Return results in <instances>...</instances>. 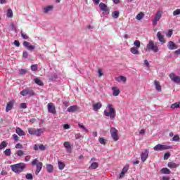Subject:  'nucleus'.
Here are the masks:
<instances>
[{"mask_svg": "<svg viewBox=\"0 0 180 180\" xmlns=\"http://www.w3.org/2000/svg\"><path fill=\"white\" fill-rule=\"evenodd\" d=\"M11 168L13 172H15V174H20V172H23V170L26 168V164L18 163L12 165H11Z\"/></svg>", "mask_w": 180, "mask_h": 180, "instance_id": "obj_1", "label": "nucleus"}, {"mask_svg": "<svg viewBox=\"0 0 180 180\" xmlns=\"http://www.w3.org/2000/svg\"><path fill=\"white\" fill-rule=\"evenodd\" d=\"M108 111L105 110L104 115L107 117H110L111 120L115 119L116 117V110L113 108V105L112 104L108 105Z\"/></svg>", "mask_w": 180, "mask_h": 180, "instance_id": "obj_2", "label": "nucleus"}, {"mask_svg": "<svg viewBox=\"0 0 180 180\" xmlns=\"http://www.w3.org/2000/svg\"><path fill=\"white\" fill-rule=\"evenodd\" d=\"M146 51H153V53H158L160 49L158 48V44L154 43L153 41L150 40L149 43L146 45Z\"/></svg>", "mask_w": 180, "mask_h": 180, "instance_id": "obj_3", "label": "nucleus"}, {"mask_svg": "<svg viewBox=\"0 0 180 180\" xmlns=\"http://www.w3.org/2000/svg\"><path fill=\"white\" fill-rule=\"evenodd\" d=\"M32 165H37V169L35 171L36 175H39L40 174V171L43 168V163L41 162H39L37 159H34L32 161Z\"/></svg>", "mask_w": 180, "mask_h": 180, "instance_id": "obj_4", "label": "nucleus"}, {"mask_svg": "<svg viewBox=\"0 0 180 180\" xmlns=\"http://www.w3.org/2000/svg\"><path fill=\"white\" fill-rule=\"evenodd\" d=\"M172 148V146H168V145H162V144H158L154 148V151H164L165 150H171Z\"/></svg>", "mask_w": 180, "mask_h": 180, "instance_id": "obj_5", "label": "nucleus"}, {"mask_svg": "<svg viewBox=\"0 0 180 180\" xmlns=\"http://www.w3.org/2000/svg\"><path fill=\"white\" fill-rule=\"evenodd\" d=\"M98 6L101 11H103V15H109L110 12V8L108 7V5H106L105 3L101 2L99 4Z\"/></svg>", "mask_w": 180, "mask_h": 180, "instance_id": "obj_6", "label": "nucleus"}, {"mask_svg": "<svg viewBox=\"0 0 180 180\" xmlns=\"http://www.w3.org/2000/svg\"><path fill=\"white\" fill-rule=\"evenodd\" d=\"M20 95H22V96H27V95L30 96H34L36 93H34V91L31 89L27 88L20 91Z\"/></svg>", "mask_w": 180, "mask_h": 180, "instance_id": "obj_7", "label": "nucleus"}, {"mask_svg": "<svg viewBox=\"0 0 180 180\" xmlns=\"http://www.w3.org/2000/svg\"><path fill=\"white\" fill-rule=\"evenodd\" d=\"M110 131L112 140H114V141H117V140H119V136L117 135V129H116V128L115 127H111Z\"/></svg>", "mask_w": 180, "mask_h": 180, "instance_id": "obj_8", "label": "nucleus"}, {"mask_svg": "<svg viewBox=\"0 0 180 180\" xmlns=\"http://www.w3.org/2000/svg\"><path fill=\"white\" fill-rule=\"evenodd\" d=\"M149 153L150 151L148 149H145L141 153V160L142 162H146V161H147Z\"/></svg>", "mask_w": 180, "mask_h": 180, "instance_id": "obj_9", "label": "nucleus"}, {"mask_svg": "<svg viewBox=\"0 0 180 180\" xmlns=\"http://www.w3.org/2000/svg\"><path fill=\"white\" fill-rule=\"evenodd\" d=\"M48 111L52 115H56L57 111L56 110V105L53 103H48Z\"/></svg>", "mask_w": 180, "mask_h": 180, "instance_id": "obj_10", "label": "nucleus"}, {"mask_svg": "<svg viewBox=\"0 0 180 180\" xmlns=\"http://www.w3.org/2000/svg\"><path fill=\"white\" fill-rule=\"evenodd\" d=\"M169 78L173 82H175L176 84H180V77L177 76L174 73H171L169 75Z\"/></svg>", "mask_w": 180, "mask_h": 180, "instance_id": "obj_11", "label": "nucleus"}, {"mask_svg": "<svg viewBox=\"0 0 180 180\" xmlns=\"http://www.w3.org/2000/svg\"><path fill=\"white\" fill-rule=\"evenodd\" d=\"M23 46L24 47H25V49H27V50H29L30 51H32V50H34V49H36V46L30 44V42H28L26 41L23 42Z\"/></svg>", "mask_w": 180, "mask_h": 180, "instance_id": "obj_12", "label": "nucleus"}, {"mask_svg": "<svg viewBox=\"0 0 180 180\" xmlns=\"http://www.w3.org/2000/svg\"><path fill=\"white\" fill-rule=\"evenodd\" d=\"M78 110H79V107H78V105H72L68 108V112H70V113L78 112Z\"/></svg>", "mask_w": 180, "mask_h": 180, "instance_id": "obj_13", "label": "nucleus"}, {"mask_svg": "<svg viewBox=\"0 0 180 180\" xmlns=\"http://www.w3.org/2000/svg\"><path fill=\"white\" fill-rule=\"evenodd\" d=\"M160 19H161V12L158 11L155 16L154 20H153V25H157V22H158Z\"/></svg>", "mask_w": 180, "mask_h": 180, "instance_id": "obj_14", "label": "nucleus"}, {"mask_svg": "<svg viewBox=\"0 0 180 180\" xmlns=\"http://www.w3.org/2000/svg\"><path fill=\"white\" fill-rule=\"evenodd\" d=\"M169 50H176L177 46L172 41H169L167 44Z\"/></svg>", "mask_w": 180, "mask_h": 180, "instance_id": "obj_15", "label": "nucleus"}, {"mask_svg": "<svg viewBox=\"0 0 180 180\" xmlns=\"http://www.w3.org/2000/svg\"><path fill=\"white\" fill-rule=\"evenodd\" d=\"M156 36H157L159 41L160 43H162V44H164V43H165V40H164V35H162V34H161V32H158L157 33Z\"/></svg>", "mask_w": 180, "mask_h": 180, "instance_id": "obj_16", "label": "nucleus"}, {"mask_svg": "<svg viewBox=\"0 0 180 180\" xmlns=\"http://www.w3.org/2000/svg\"><path fill=\"white\" fill-rule=\"evenodd\" d=\"M113 96H119L120 94V90L117 87H112Z\"/></svg>", "mask_w": 180, "mask_h": 180, "instance_id": "obj_17", "label": "nucleus"}, {"mask_svg": "<svg viewBox=\"0 0 180 180\" xmlns=\"http://www.w3.org/2000/svg\"><path fill=\"white\" fill-rule=\"evenodd\" d=\"M15 133L20 136H26V133H25V131H22V129L20 127H17L15 129Z\"/></svg>", "mask_w": 180, "mask_h": 180, "instance_id": "obj_18", "label": "nucleus"}, {"mask_svg": "<svg viewBox=\"0 0 180 180\" xmlns=\"http://www.w3.org/2000/svg\"><path fill=\"white\" fill-rule=\"evenodd\" d=\"M13 101H11L7 103L6 112H9V110H12V108H13Z\"/></svg>", "mask_w": 180, "mask_h": 180, "instance_id": "obj_19", "label": "nucleus"}, {"mask_svg": "<svg viewBox=\"0 0 180 180\" xmlns=\"http://www.w3.org/2000/svg\"><path fill=\"white\" fill-rule=\"evenodd\" d=\"M101 108H102V103H96V104L93 105V109L95 110V112H98Z\"/></svg>", "mask_w": 180, "mask_h": 180, "instance_id": "obj_20", "label": "nucleus"}, {"mask_svg": "<svg viewBox=\"0 0 180 180\" xmlns=\"http://www.w3.org/2000/svg\"><path fill=\"white\" fill-rule=\"evenodd\" d=\"M63 146H64L65 148L67 149L68 153L71 152V144H70V142L65 141L63 143Z\"/></svg>", "mask_w": 180, "mask_h": 180, "instance_id": "obj_21", "label": "nucleus"}, {"mask_svg": "<svg viewBox=\"0 0 180 180\" xmlns=\"http://www.w3.org/2000/svg\"><path fill=\"white\" fill-rule=\"evenodd\" d=\"M154 84L155 86V89L158 91V92H161V85L160 84V82L157 80L154 81Z\"/></svg>", "mask_w": 180, "mask_h": 180, "instance_id": "obj_22", "label": "nucleus"}, {"mask_svg": "<svg viewBox=\"0 0 180 180\" xmlns=\"http://www.w3.org/2000/svg\"><path fill=\"white\" fill-rule=\"evenodd\" d=\"M54 9V6H48L44 8V13H49V12H51Z\"/></svg>", "mask_w": 180, "mask_h": 180, "instance_id": "obj_23", "label": "nucleus"}, {"mask_svg": "<svg viewBox=\"0 0 180 180\" xmlns=\"http://www.w3.org/2000/svg\"><path fill=\"white\" fill-rule=\"evenodd\" d=\"M37 129L34 128H29L28 133L30 136H36Z\"/></svg>", "mask_w": 180, "mask_h": 180, "instance_id": "obj_24", "label": "nucleus"}, {"mask_svg": "<svg viewBox=\"0 0 180 180\" xmlns=\"http://www.w3.org/2000/svg\"><path fill=\"white\" fill-rule=\"evenodd\" d=\"M127 80V79L124 76H120L116 77V81H117V82H121V81H122V82L125 83Z\"/></svg>", "mask_w": 180, "mask_h": 180, "instance_id": "obj_25", "label": "nucleus"}, {"mask_svg": "<svg viewBox=\"0 0 180 180\" xmlns=\"http://www.w3.org/2000/svg\"><path fill=\"white\" fill-rule=\"evenodd\" d=\"M58 168L60 171H63V169H64V168L65 167V164H64V162H63L60 160L58 162Z\"/></svg>", "mask_w": 180, "mask_h": 180, "instance_id": "obj_26", "label": "nucleus"}, {"mask_svg": "<svg viewBox=\"0 0 180 180\" xmlns=\"http://www.w3.org/2000/svg\"><path fill=\"white\" fill-rule=\"evenodd\" d=\"M43 133H44V129H37L36 134L37 137H40Z\"/></svg>", "mask_w": 180, "mask_h": 180, "instance_id": "obj_27", "label": "nucleus"}, {"mask_svg": "<svg viewBox=\"0 0 180 180\" xmlns=\"http://www.w3.org/2000/svg\"><path fill=\"white\" fill-rule=\"evenodd\" d=\"M171 109H178V108H179L180 109V103L179 102H176L175 103H173L171 105Z\"/></svg>", "mask_w": 180, "mask_h": 180, "instance_id": "obj_28", "label": "nucleus"}, {"mask_svg": "<svg viewBox=\"0 0 180 180\" xmlns=\"http://www.w3.org/2000/svg\"><path fill=\"white\" fill-rule=\"evenodd\" d=\"M98 167H99V165L98 164V162H93L89 166V168H90V169H96V168H98Z\"/></svg>", "mask_w": 180, "mask_h": 180, "instance_id": "obj_29", "label": "nucleus"}, {"mask_svg": "<svg viewBox=\"0 0 180 180\" xmlns=\"http://www.w3.org/2000/svg\"><path fill=\"white\" fill-rule=\"evenodd\" d=\"M46 169L48 172L51 173L53 171H54V167L52 166V165H46Z\"/></svg>", "mask_w": 180, "mask_h": 180, "instance_id": "obj_30", "label": "nucleus"}, {"mask_svg": "<svg viewBox=\"0 0 180 180\" xmlns=\"http://www.w3.org/2000/svg\"><path fill=\"white\" fill-rule=\"evenodd\" d=\"M15 154L18 155V157H23V155H25V151L18 150L15 152Z\"/></svg>", "mask_w": 180, "mask_h": 180, "instance_id": "obj_31", "label": "nucleus"}, {"mask_svg": "<svg viewBox=\"0 0 180 180\" xmlns=\"http://www.w3.org/2000/svg\"><path fill=\"white\" fill-rule=\"evenodd\" d=\"M34 81L35 84H37V85H39V86H42L43 82H41V80H40V79L35 78V79H34Z\"/></svg>", "mask_w": 180, "mask_h": 180, "instance_id": "obj_32", "label": "nucleus"}, {"mask_svg": "<svg viewBox=\"0 0 180 180\" xmlns=\"http://www.w3.org/2000/svg\"><path fill=\"white\" fill-rule=\"evenodd\" d=\"M143 18H144V13H143V12L139 13L137 14V15L136 16V19L137 20H141Z\"/></svg>", "mask_w": 180, "mask_h": 180, "instance_id": "obj_33", "label": "nucleus"}, {"mask_svg": "<svg viewBox=\"0 0 180 180\" xmlns=\"http://www.w3.org/2000/svg\"><path fill=\"white\" fill-rule=\"evenodd\" d=\"M130 51L132 54H139V48L132 47L131 48Z\"/></svg>", "mask_w": 180, "mask_h": 180, "instance_id": "obj_34", "label": "nucleus"}, {"mask_svg": "<svg viewBox=\"0 0 180 180\" xmlns=\"http://www.w3.org/2000/svg\"><path fill=\"white\" fill-rule=\"evenodd\" d=\"M161 172H162V174H171V170H169V169H168V168H162L161 169Z\"/></svg>", "mask_w": 180, "mask_h": 180, "instance_id": "obj_35", "label": "nucleus"}, {"mask_svg": "<svg viewBox=\"0 0 180 180\" xmlns=\"http://www.w3.org/2000/svg\"><path fill=\"white\" fill-rule=\"evenodd\" d=\"M7 18H13V11L11 8L7 11Z\"/></svg>", "mask_w": 180, "mask_h": 180, "instance_id": "obj_36", "label": "nucleus"}, {"mask_svg": "<svg viewBox=\"0 0 180 180\" xmlns=\"http://www.w3.org/2000/svg\"><path fill=\"white\" fill-rule=\"evenodd\" d=\"M119 15H120V13L117 11L112 13V16L114 19H117V18H119Z\"/></svg>", "mask_w": 180, "mask_h": 180, "instance_id": "obj_37", "label": "nucleus"}, {"mask_svg": "<svg viewBox=\"0 0 180 180\" xmlns=\"http://www.w3.org/2000/svg\"><path fill=\"white\" fill-rule=\"evenodd\" d=\"M7 146H8V143L5 142V141H4L0 144V150H4V148H5V147H7Z\"/></svg>", "mask_w": 180, "mask_h": 180, "instance_id": "obj_38", "label": "nucleus"}, {"mask_svg": "<svg viewBox=\"0 0 180 180\" xmlns=\"http://www.w3.org/2000/svg\"><path fill=\"white\" fill-rule=\"evenodd\" d=\"M11 148H8V149H6V150H5V151H4V155H5L6 157L11 156Z\"/></svg>", "mask_w": 180, "mask_h": 180, "instance_id": "obj_39", "label": "nucleus"}, {"mask_svg": "<svg viewBox=\"0 0 180 180\" xmlns=\"http://www.w3.org/2000/svg\"><path fill=\"white\" fill-rule=\"evenodd\" d=\"M167 165L169 168H176L178 167V165L174 162H169Z\"/></svg>", "mask_w": 180, "mask_h": 180, "instance_id": "obj_40", "label": "nucleus"}, {"mask_svg": "<svg viewBox=\"0 0 180 180\" xmlns=\"http://www.w3.org/2000/svg\"><path fill=\"white\" fill-rule=\"evenodd\" d=\"M134 45L136 46V49H140V41L139 40H136L134 42Z\"/></svg>", "mask_w": 180, "mask_h": 180, "instance_id": "obj_41", "label": "nucleus"}, {"mask_svg": "<svg viewBox=\"0 0 180 180\" xmlns=\"http://www.w3.org/2000/svg\"><path fill=\"white\" fill-rule=\"evenodd\" d=\"M25 178H26V179L32 180V179H33V175L30 173H27L25 175Z\"/></svg>", "mask_w": 180, "mask_h": 180, "instance_id": "obj_42", "label": "nucleus"}, {"mask_svg": "<svg viewBox=\"0 0 180 180\" xmlns=\"http://www.w3.org/2000/svg\"><path fill=\"white\" fill-rule=\"evenodd\" d=\"M27 72V70L26 69H21L19 70L20 75H25Z\"/></svg>", "mask_w": 180, "mask_h": 180, "instance_id": "obj_43", "label": "nucleus"}, {"mask_svg": "<svg viewBox=\"0 0 180 180\" xmlns=\"http://www.w3.org/2000/svg\"><path fill=\"white\" fill-rule=\"evenodd\" d=\"M128 171H129V165H127L123 167L122 172L126 174Z\"/></svg>", "mask_w": 180, "mask_h": 180, "instance_id": "obj_44", "label": "nucleus"}, {"mask_svg": "<svg viewBox=\"0 0 180 180\" xmlns=\"http://www.w3.org/2000/svg\"><path fill=\"white\" fill-rule=\"evenodd\" d=\"M179 136L178 134L174 135V137L172 138L173 141H179Z\"/></svg>", "mask_w": 180, "mask_h": 180, "instance_id": "obj_45", "label": "nucleus"}, {"mask_svg": "<svg viewBox=\"0 0 180 180\" xmlns=\"http://www.w3.org/2000/svg\"><path fill=\"white\" fill-rule=\"evenodd\" d=\"M171 157V153H166L164 155V160H168Z\"/></svg>", "mask_w": 180, "mask_h": 180, "instance_id": "obj_46", "label": "nucleus"}, {"mask_svg": "<svg viewBox=\"0 0 180 180\" xmlns=\"http://www.w3.org/2000/svg\"><path fill=\"white\" fill-rule=\"evenodd\" d=\"M177 15H180V8L176 9L173 12V15L176 16Z\"/></svg>", "mask_w": 180, "mask_h": 180, "instance_id": "obj_47", "label": "nucleus"}, {"mask_svg": "<svg viewBox=\"0 0 180 180\" xmlns=\"http://www.w3.org/2000/svg\"><path fill=\"white\" fill-rule=\"evenodd\" d=\"M21 36H22V39H24L25 40H27V39H29V36H27L26 34H25L22 32H21Z\"/></svg>", "mask_w": 180, "mask_h": 180, "instance_id": "obj_48", "label": "nucleus"}, {"mask_svg": "<svg viewBox=\"0 0 180 180\" xmlns=\"http://www.w3.org/2000/svg\"><path fill=\"white\" fill-rule=\"evenodd\" d=\"M99 143H101V144H106V142H105V139H103V138H99Z\"/></svg>", "mask_w": 180, "mask_h": 180, "instance_id": "obj_49", "label": "nucleus"}, {"mask_svg": "<svg viewBox=\"0 0 180 180\" xmlns=\"http://www.w3.org/2000/svg\"><path fill=\"white\" fill-rule=\"evenodd\" d=\"M31 70L32 71H37V65H31Z\"/></svg>", "mask_w": 180, "mask_h": 180, "instance_id": "obj_50", "label": "nucleus"}, {"mask_svg": "<svg viewBox=\"0 0 180 180\" xmlns=\"http://www.w3.org/2000/svg\"><path fill=\"white\" fill-rule=\"evenodd\" d=\"M172 34H173L172 30H169L167 33V37H171V36H172Z\"/></svg>", "mask_w": 180, "mask_h": 180, "instance_id": "obj_51", "label": "nucleus"}, {"mask_svg": "<svg viewBox=\"0 0 180 180\" xmlns=\"http://www.w3.org/2000/svg\"><path fill=\"white\" fill-rule=\"evenodd\" d=\"M20 108L22 109H26V108H27V105H26V103H22L20 105Z\"/></svg>", "mask_w": 180, "mask_h": 180, "instance_id": "obj_52", "label": "nucleus"}, {"mask_svg": "<svg viewBox=\"0 0 180 180\" xmlns=\"http://www.w3.org/2000/svg\"><path fill=\"white\" fill-rule=\"evenodd\" d=\"M28 56H29V53H27V51H24V52H23V53H22V57H23L24 58H27Z\"/></svg>", "mask_w": 180, "mask_h": 180, "instance_id": "obj_53", "label": "nucleus"}, {"mask_svg": "<svg viewBox=\"0 0 180 180\" xmlns=\"http://www.w3.org/2000/svg\"><path fill=\"white\" fill-rule=\"evenodd\" d=\"M32 158V157L30 155H27L25 158V162H27L28 161H30V159Z\"/></svg>", "mask_w": 180, "mask_h": 180, "instance_id": "obj_54", "label": "nucleus"}, {"mask_svg": "<svg viewBox=\"0 0 180 180\" xmlns=\"http://www.w3.org/2000/svg\"><path fill=\"white\" fill-rule=\"evenodd\" d=\"M39 150H40L41 151H44V150H46V147L43 145H40L39 146Z\"/></svg>", "mask_w": 180, "mask_h": 180, "instance_id": "obj_55", "label": "nucleus"}, {"mask_svg": "<svg viewBox=\"0 0 180 180\" xmlns=\"http://www.w3.org/2000/svg\"><path fill=\"white\" fill-rule=\"evenodd\" d=\"M13 140H15V141H18V140H19V136H18V135H16L15 134H14L13 135Z\"/></svg>", "mask_w": 180, "mask_h": 180, "instance_id": "obj_56", "label": "nucleus"}, {"mask_svg": "<svg viewBox=\"0 0 180 180\" xmlns=\"http://www.w3.org/2000/svg\"><path fill=\"white\" fill-rule=\"evenodd\" d=\"M14 44L16 46V47H20V43H19V41H14Z\"/></svg>", "mask_w": 180, "mask_h": 180, "instance_id": "obj_57", "label": "nucleus"}, {"mask_svg": "<svg viewBox=\"0 0 180 180\" xmlns=\"http://www.w3.org/2000/svg\"><path fill=\"white\" fill-rule=\"evenodd\" d=\"M15 148H23V146H22L20 143H17L15 145Z\"/></svg>", "mask_w": 180, "mask_h": 180, "instance_id": "obj_58", "label": "nucleus"}, {"mask_svg": "<svg viewBox=\"0 0 180 180\" xmlns=\"http://www.w3.org/2000/svg\"><path fill=\"white\" fill-rule=\"evenodd\" d=\"M124 175H126V173L121 172V173L120 174L119 178L122 179L124 176Z\"/></svg>", "mask_w": 180, "mask_h": 180, "instance_id": "obj_59", "label": "nucleus"}, {"mask_svg": "<svg viewBox=\"0 0 180 180\" xmlns=\"http://www.w3.org/2000/svg\"><path fill=\"white\" fill-rule=\"evenodd\" d=\"M63 105L65 106V108H68V106H70V102L64 101Z\"/></svg>", "mask_w": 180, "mask_h": 180, "instance_id": "obj_60", "label": "nucleus"}, {"mask_svg": "<svg viewBox=\"0 0 180 180\" xmlns=\"http://www.w3.org/2000/svg\"><path fill=\"white\" fill-rule=\"evenodd\" d=\"M94 4L96 5H99V3L101 2V0H92Z\"/></svg>", "mask_w": 180, "mask_h": 180, "instance_id": "obj_61", "label": "nucleus"}, {"mask_svg": "<svg viewBox=\"0 0 180 180\" xmlns=\"http://www.w3.org/2000/svg\"><path fill=\"white\" fill-rule=\"evenodd\" d=\"M98 77H102V75H103V73H102V70L101 69L98 70Z\"/></svg>", "mask_w": 180, "mask_h": 180, "instance_id": "obj_62", "label": "nucleus"}, {"mask_svg": "<svg viewBox=\"0 0 180 180\" xmlns=\"http://www.w3.org/2000/svg\"><path fill=\"white\" fill-rule=\"evenodd\" d=\"M63 129H70V125H69L68 124H64V126H63Z\"/></svg>", "mask_w": 180, "mask_h": 180, "instance_id": "obj_63", "label": "nucleus"}, {"mask_svg": "<svg viewBox=\"0 0 180 180\" xmlns=\"http://www.w3.org/2000/svg\"><path fill=\"white\" fill-rule=\"evenodd\" d=\"M146 134V130L144 129H141L139 131V134Z\"/></svg>", "mask_w": 180, "mask_h": 180, "instance_id": "obj_64", "label": "nucleus"}]
</instances>
